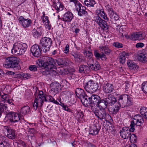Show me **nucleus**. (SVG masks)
Instances as JSON below:
<instances>
[{
	"label": "nucleus",
	"mask_w": 147,
	"mask_h": 147,
	"mask_svg": "<svg viewBox=\"0 0 147 147\" xmlns=\"http://www.w3.org/2000/svg\"><path fill=\"white\" fill-rule=\"evenodd\" d=\"M113 45L115 47L119 48H121L123 46V45L122 43L117 42H114Z\"/></svg>",
	"instance_id": "48"
},
{
	"label": "nucleus",
	"mask_w": 147,
	"mask_h": 147,
	"mask_svg": "<svg viewBox=\"0 0 147 147\" xmlns=\"http://www.w3.org/2000/svg\"><path fill=\"white\" fill-rule=\"evenodd\" d=\"M100 58L102 60H105L107 59V58L106 57V55H105V54L103 53H102V54H100Z\"/></svg>",
	"instance_id": "62"
},
{
	"label": "nucleus",
	"mask_w": 147,
	"mask_h": 147,
	"mask_svg": "<svg viewBox=\"0 0 147 147\" xmlns=\"http://www.w3.org/2000/svg\"><path fill=\"white\" fill-rule=\"evenodd\" d=\"M108 105L107 102L106 101V99L105 98L104 99H100L98 103V105L100 106L102 108H107Z\"/></svg>",
	"instance_id": "35"
},
{
	"label": "nucleus",
	"mask_w": 147,
	"mask_h": 147,
	"mask_svg": "<svg viewBox=\"0 0 147 147\" xmlns=\"http://www.w3.org/2000/svg\"><path fill=\"white\" fill-rule=\"evenodd\" d=\"M94 55L95 57L97 59H99L100 54L98 52L97 50L94 51Z\"/></svg>",
	"instance_id": "59"
},
{
	"label": "nucleus",
	"mask_w": 147,
	"mask_h": 147,
	"mask_svg": "<svg viewBox=\"0 0 147 147\" xmlns=\"http://www.w3.org/2000/svg\"><path fill=\"white\" fill-rule=\"evenodd\" d=\"M106 101L109 106L113 105L117 102V100L114 95L111 94H108L107 97L106 98Z\"/></svg>",
	"instance_id": "25"
},
{
	"label": "nucleus",
	"mask_w": 147,
	"mask_h": 147,
	"mask_svg": "<svg viewBox=\"0 0 147 147\" xmlns=\"http://www.w3.org/2000/svg\"><path fill=\"white\" fill-rule=\"evenodd\" d=\"M76 8L78 14L80 16H86L88 15V13L87 11H86V7L83 6L81 3L79 4L78 7H77Z\"/></svg>",
	"instance_id": "20"
},
{
	"label": "nucleus",
	"mask_w": 147,
	"mask_h": 147,
	"mask_svg": "<svg viewBox=\"0 0 147 147\" xmlns=\"http://www.w3.org/2000/svg\"><path fill=\"white\" fill-rule=\"evenodd\" d=\"M89 67L92 70L94 71L98 70L100 68V65L97 61H96L91 65H90Z\"/></svg>",
	"instance_id": "32"
},
{
	"label": "nucleus",
	"mask_w": 147,
	"mask_h": 147,
	"mask_svg": "<svg viewBox=\"0 0 147 147\" xmlns=\"http://www.w3.org/2000/svg\"><path fill=\"white\" fill-rule=\"evenodd\" d=\"M99 84L102 85V90L105 94H109L113 92L114 90L112 84L104 81L102 79L99 80Z\"/></svg>",
	"instance_id": "8"
},
{
	"label": "nucleus",
	"mask_w": 147,
	"mask_h": 147,
	"mask_svg": "<svg viewBox=\"0 0 147 147\" xmlns=\"http://www.w3.org/2000/svg\"><path fill=\"white\" fill-rule=\"evenodd\" d=\"M127 64L128 67L130 69H135L138 68L137 65L131 60L128 61Z\"/></svg>",
	"instance_id": "36"
},
{
	"label": "nucleus",
	"mask_w": 147,
	"mask_h": 147,
	"mask_svg": "<svg viewBox=\"0 0 147 147\" xmlns=\"http://www.w3.org/2000/svg\"><path fill=\"white\" fill-rule=\"evenodd\" d=\"M94 63V59L93 58L88 59L87 63L89 65H91Z\"/></svg>",
	"instance_id": "58"
},
{
	"label": "nucleus",
	"mask_w": 147,
	"mask_h": 147,
	"mask_svg": "<svg viewBox=\"0 0 147 147\" xmlns=\"http://www.w3.org/2000/svg\"><path fill=\"white\" fill-rule=\"evenodd\" d=\"M96 14L98 16L95 17V21L99 25L101 28L103 30H107L108 28V26L106 22L102 20L99 15H100L104 20H108L109 18L107 15L102 9H97L96 11Z\"/></svg>",
	"instance_id": "1"
},
{
	"label": "nucleus",
	"mask_w": 147,
	"mask_h": 147,
	"mask_svg": "<svg viewBox=\"0 0 147 147\" xmlns=\"http://www.w3.org/2000/svg\"><path fill=\"white\" fill-rule=\"evenodd\" d=\"M40 71V73L43 75L47 76L49 74V70L46 69Z\"/></svg>",
	"instance_id": "46"
},
{
	"label": "nucleus",
	"mask_w": 147,
	"mask_h": 147,
	"mask_svg": "<svg viewBox=\"0 0 147 147\" xmlns=\"http://www.w3.org/2000/svg\"><path fill=\"white\" fill-rule=\"evenodd\" d=\"M4 128L6 130L7 133L6 136L9 139L11 140L15 139L16 137L15 131L8 126H5Z\"/></svg>",
	"instance_id": "17"
},
{
	"label": "nucleus",
	"mask_w": 147,
	"mask_h": 147,
	"mask_svg": "<svg viewBox=\"0 0 147 147\" xmlns=\"http://www.w3.org/2000/svg\"><path fill=\"white\" fill-rule=\"evenodd\" d=\"M143 55L144 56L147 58V50L146 49H143L142 51V52L140 53Z\"/></svg>",
	"instance_id": "61"
},
{
	"label": "nucleus",
	"mask_w": 147,
	"mask_h": 147,
	"mask_svg": "<svg viewBox=\"0 0 147 147\" xmlns=\"http://www.w3.org/2000/svg\"><path fill=\"white\" fill-rule=\"evenodd\" d=\"M96 4L95 0H85L84 4L88 7H94Z\"/></svg>",
	"instance_id": "28"
},
{
	"label": "nucleus",
	"mask_w": 147,
	"mask_h": 147,
	"mask_svg": "<svg viewBox=\"0 0 147 147\" xmlns=\"http://www.w3.org/2000/svg\"><path fill=\"white\" fill-rule=\"evenodd\" d=\"M79 71L81 73H89L90 71V69L89 67L86 65H82L80 66Z\"/></svg>",
	"instance_id": "26"
},
{
	"label": "nucleus",
	"mask_w": 147,
	"mask_h": 147,
	"mask_svg": "<svg viewBox=\"0 0 147 147\" xmlns=\"http://www.w3.org/2000/svg\"><path fill=\"white\" fill-rule=\"evenodd\" d=\"M42 19V22L43 23H44L45 22H49L48 19V17L47 16H46V17L43 18Z\"/></svg>",
	"instance_id": "63"
},
{
	"label": "nucleus",
	"mask_w": 147,
	"mask_h": 147,
	"mask_svg": "<svg viewBox=\"0 0 147 147\" xmlns=\"http://www.w3.org/2000/svg\"><path fill=\"white\" fill-rule=\"evenodd\" d=\"M28 129V134L33 135L32 136L30 135L28 136V138L29 140L30 139L31 140H32L33 138V139H34L35 137L34 135L37 133L35 129L34 128H29Z\"/></svg>",
	"instance_id": "34"
},
{
	"label": "nucleus",
	"mask_w": 147,
	"mask_h": 147,
	"mask_svg": "<svg viewBox=\"0 0 147 147\" xmlns=\"http://www.w3.org/2000/svg\"><path fill=\"white\" fill-rule=\"evenodd\" d=\"M1 98L2 100L4 101L5 102L7 100H8L9 98V95L6 94H4L1 96Z\"/></svg>",
	"instance_id": "45"
},
{
	"label": "nucleus",
	"mask_w": 147,
	"mask_h": 147,
	"mask_svg": "<svg viewBox=\"0 0 147 147\" xmlns=\"http://www.w3.org/2000/svg\"><path fill=\"white\" fill-rule=\"evenodd\" d=\"M128 56V54L125 51H123L120 55L119 57V61L121 63L123 64L125 62V56Z\"/></svg>",
	"instance_id": "33"
},
{
	"label": "nucleus",
	"mask_w": 147,
	"mask_h": 147,
	"mask_svg": "<svg viewBox=\"0 0 147 147\" xmlns=\"http://www.w3.org/2000/svg\"><path fill=\"white\" fill-rule=\"evenodd\" d=\"M29 69L30 70L33 71H36L37 70L36 66L34 65H30L29 67Z\"/></svg>",
	"instance_id": "55"
},
{
	"label": "nucleus",
	"mask_w": 147,
	"mask_h": 147,
	"mask_svg": "<svg viewBox=\"0 0 147 147\" xmlns=\"http://www.w3.org/2000/svg\"><path fill=\"white\" fill-rule=\"evenodd\" d=\"M66 62L63 59L59 58L57 60L55 59V65L63 67L66 65Z\"/></svg>",
	"instance_id": "30"
},
{
	"label": "nucleus",
	"mask_w": 147,
	"mask_h": 147,
	"mask_svg": "<svg viewBox=\"0 0 147 147\" xmlns=\"http://www.w3.org/2000/svg\"><path fill=\"white\" fill-rule=\"evenodd\" d=\"M101 98L98 95L92 94L90 97L88 96L87 99V101L88 102L86 105H84L85 107H88L90 104L96 105V106H98V103L100 100ZM95 106V105H94Z\"/></svg>",
	"instance_id": "11"
},
{
	"label": "nucleus",
	"mask_w": 147,
	"mask_h": 147,
	"mask_svg": "<svg viewBox=\"0 0 147 147\" xmlns=\"http://www.w3.org/2000/svg\"><path fill=\"white\" fill-rule=\"evenodd\" d=\"M20 24L24 28H27L31 26L32 23V20L29 18L25 19L22 16H20L18 19Z\"/></svg>",
	"instance_id": "14"
},
{
	"label": "nucleus",
	"mask_w": 147,
	"mask_h": 147,
	"mask_svg": "<svg viewBox=\"0 0 147 147\" xmlns=\"http://www.w3.org/2000/svg\"><path fill=\"white\" fill-rule=\"evenodd\" d=\"M147 112V108L145 107H142L141 108L140 110V114L143 115Z\"/></svg>",
	"instance_id": "50"
},
{
	"label": "nucleus",
	"mask_w": 147,
	"mask_h": 147,
	"mask_svg": "<svg viewBox=\"0 0 147 147\" xmlns=\"http://www.w3.org/2000/svg\"><path fill=\"white\" fill-rule=\"evenodd\" d=\"M144 46V44L142 42L137 43L136 45V47L138 48L139 47L142 48Z\"/></svg>",
	"instance_id": "60"
},
{
	"label": "nucleus",
	"mask_w": 147,
	"mask_h": 147,
	"mask_svg": "<svg viewBox=\"0 0 147 147\" xmlns=\"http://www.w3.org/2000/svg\"><path fill=\"white\" fill-rule=\"evenodd\" d=\"M74 15L72 12L69 11L66 12L63 16L61 20L65 22H71L74 19Z\"/></svg>",
	"instance_id": "18"
},
{
	"label": "nucleus",
	"mask_w": 147,
	"mask_h": 147,
	"mask_svg": "<svg viewBox=\"0 0 147 147\" xmlns=\"http://www.w3.org/2000/svg\"><path fill=\"white\" fill-rule=\"evenodd\" d=\"M106 8L109 12L110 13V14L112 13L115 12L114 11L113 9L110 7V5L109 4L107 5Z\"/></svg>",
	"instance_id": "54"
},
{
	"label": "nucleus",
	"mask_w": 147,
	"mask_h": 147,
	"mask_svg": "<svg viewBox=\"0 0 147 147\" xmlns=\"http://www.w3.org/2000/svg\"><path fill=\"white\" fill-rule=\"evenodd\" d=\"M100 126L97 124H95L94 125L90 127L89 130V134L92 135H96L98 133L100 129Z\"/></svg>",
	"instance_id": "22"
},
{
	"label": "nucleus",
	"mask_w": 147,
	"mask_h": 147,
	"mask_svg": "<svg viewBox=\"0 0 147 147\" xmlns=\"http://www.w3.org/2000/svg\"><path fill=\"white\" fill-rule=\"evenodd\" d=\"M132 103L131 97L127 94H122L118 97L117 103L120 105L122 108L129 106Z\"/></svg>",
	"instance_id": "4"
},
{
	"label": "nucleus",
	"mask_w": 147,
	"mask_h": 147,
	"mask_svg": "<svg viewBox=\"0 0 147 147\" xmlns=\"http://www.w3.org/2000/svg\"><path fill=\"white\" fill-rule=\"evenodd\" d=\"M135 125V123H134L132 121H131V124L130 125V128H129V131L131 132H134L135 130L134 128Z\"/></svg>",
	"instance_id": "47"
},
{
	"label": "nucleus",
	"mask_w": 147,
	"mask_h": 147,
	"mask_svg": "<svg viewBox=\"0 0 147 147\" xmlns=\"http://www.w3.org/2000/svg\"><path fill=\"white\" fill-rule=\"evenodd\" d=\"M69 45L67 44L64 48V53L67 54L68 53L69 50Z\"/></svg>",
	"instance_id": "57"
},
{
	"label": "nucleus",
	"mask_w": 147,
	"mask_h": 147,
	"mask_svg": "<svg viewBox=\"0 0 147 147\" xmlns=\"http://www.w3.org/2000/svg\"><path fill=\"white\" fill-rule=\"evenodd\" d=\"M109 16L111 19H114L115 20H118L119 18V16L115 12L112 13L110 14Z\"/></svg>",
	"instance_id": "40"
},
{
	"label": "nucleus",
	"mask_w": 147,
	"mask_h": 147,
	"mask_svg": "<svg viewBox=\"0 0 147 147\" xmlns=\"http://www.w3.org/2000/svg\"><path fill=\"white\" fill-rule=\"evenodd\" d=\"M132 121L135 123V125L138 126H140L144 122V119L140 115L137 114L134 116Z\"/></svg>",
	"instance_id": "21"
},
{
	"label": "nucleus",
	"mask_w": 147,
	"mask_h": 147,
	"mask_svg": "<svg viewBox=\"0 0 147 147\" xmlns=\"http://www.w3.org/2000/svg\"><path fill=\"white\" fill-rule=\"evenodd\" d=\"M53 85H54V87L51 89L52 91L55 92L61 89V85L59 83L57 82H55Z\"/></svg>",
	"instance_id": "37"
},
{
	"label": "nucleus",
	"mask_w": 147,
	"mask_h": 147,
	"mask_svg": "<svg viewBox=\"0 0 147 147\" xmlns=\"http://www.w3.org/2000/svg\"><path fill=\"white\" fill-rule=\"evenodd\" d=\"M48 59L45 64V68L47 69H50L51 68L55 67V60L50 57H49Z\"/></svg>",
	"instance_id": "23"
},
{
	"label": "nucleus",
	"mask_w": 147,
	"mask_h": 147,
	"mask_svg": "<svg viewBox=\"0 0 147 147\" xmlns=\"http://www.w3.org/2000/svg\"><path fill=\"white\" fill-rule=\"evenodd\" d=\"M121 106L120 105L117 103L113 108L111 109V112L112 114L115 115L119 111Z\"/></svg>",
	"instance_id": "31"
},
{
	"label": "nucleus",
	"mask_w": 147,
	"mask_h": 147,
	"mask_svg": "<svg viewBox=\"0 0 147 147\" xmlns=\"http://www.w3.org/2000/svg\"><path fill=\"white\" fill-rule=\"evenodd\" d=\"M75 93L77 96L80 98L83 105H86L88 104V102L87 101L88 96L83 89L81 88H77L76 90Z\"/></svg>",
	"instance_id": "9"
},
{
	"label": "nucleus",
	"mask_w": 147,
	"mask_h": 147,
	"mask_svg": "<svg viewBox=\"0 0 147 147\" xmlns=\"http://www.w3.org/2000/svg\"><path fill=\"white\" fill-rule=\"evenodd\" d=\"M145 36L144 33L142 32H136L127 36V38H129L131 40H141L145 38Z\"/></svg>",
	"instance_id": "13"
},
{
	"label": "nucleus",
	"mask_w": 147,
	"mask_h": 147,
	"mask_svg": "<svg viewBox=\"0 0 147 147\" xmlns=\"http://www.w3.org/2000/svg\"><path fill=\"white\" fill-rule=\"evenodd\" d=\"M38 95L36 97V94H35V99L33 105L34 109L36 110L38 107H42L44 101L46 99L45 95L43 94L42 91H39L38 93Z\"/></svg>",
	"instance_id": "7"
},
{
	"label": "nucleus",
	"mask_w": 147,
	"mask_h": 147,
	"mask_svg": "<svg viewBox=\"0 0 147 147\" xmlns=\"http://www.w3.org/2000/svg\"><path fill=\"white\" fill-rule=\"evenodd\" d=\"M45 100L46 101H48L49 100V101L52 102V100H53L54 98L51 96L50 95L47 96H45Z\"/></svg>",
	"instance_id": "51"
},
{
	"label": "nucleus",
	"mask_w": 147,
	"mask_h": 147,
	"mask_svg": "<svg viewBox=\"0 0 147 147\" xmlns=\"http://www.w3.org/2000/svg\"><path fill=\"white\" fill-rule=\"evenodd\" d=\"M83 117V114L80 111H77L76 113V117L78 119V120H80Z\"/></svg>",
	"instance_id": "43"
},
{
	"label": "nucleus",
	"mask_w": 147,
	"mask_h": 147,
	"mask_svg": "<svg viewBox=\"0 0 147 147\" xmlns=\"http://www.w3.org/2000/svg\"><path fill=\"white\" fill-rule=\"evenodd\" d=\"M86 53L87 59L92 58V54L91 51H87L86 52Z\"/></svg>",
	"instance_id": "52"
},
{
	"label": "nucleus",
	"mask_w": 147,
	"mask_h": 147,
	"mask_svg": "<svg viewBox=\"0 0 147 147\" xmlns=\"http://www.w3.org/2000/svg\"><path fill=\"white\" fill-rule=\"evenodd\" d=\"M91 109L95 116L100 120H102L103 119H106V117H110V116L107 113L104 109H98L96 106L95 105L92 106Z\"/></svg>",
	"instance_id": "5"
},
{
	"label": "nucleus",
	"mask_w": 147,
	"mask_h": 147,
	"mask_svg": "<svg viewBox=\"0 0 147 147\" xmlns=\"http://www.w3.org/2000/svg\"><path fill=\"white\" fill-rule=\"evenodd\" d=\"M42 29L41 26L37 27L36 29H33L31 31V34L33 37L36 39L40 38L42 35Z\"/></svg>",
	"instance_id": "19"
},
{
	"label": "nucleus",
	"mask_w": 147,
	"mask_h": 147,
	"mask_svg": "<svg viewBox=\"0 0 147 147\" xmlns=\"http://www.w3.org/2000/svg\"><path fill=\"white\" fill-rule=\"evenodd\" d=\"M48 57L47 56H42L40 57V59L41 61H39V63H40V62H41L40 63L41 64V65H42V62L43 63H45L44 65H45L47 60H48Z\"/></svg>",
	"instance_id": "42"
},
{
	"label": "nucleus",
	"mask_w": 147,
	"mask_h": 147,
	"mask_svg": "<svg viewBox=\"0 0 147 147\" xmlns=\"http://www.w3.org/2000/svg\"><path fill=\"white\" fill-rule=\"evenodd\" d=\"M30 75L28 73L24 74L23 75V76L24 78H26V79H28L30 77Z\"/></svg>",
	"instance_id": "64"
},
{
	"label": "nucleus",
	"mask_w": 147,
	"mask_h": 147,
	"mask_svg": "<svg viewBox=\"0 0 147 147\" xmlns=\"http://www.w3.org/2000/svg\"><path fill=\"white\" fill-rule=\"evenodd\" d=\"M27 48L28 46L26 43L16 42L13 44L11 53L15 55H23L26 51Z\"/></svg>",
	"instance_id": "3"
},
{
	"label": "nucleus",
	"mask_w": 147,
	"mask_h": 147,
	"mask_svg": "<svg viewBox=\"0 0 147 147\" xmlns=\"http://www.w3.org/2000/svg\"><path fill=\"white\" fill-rule=\"evenodd\" d=\"M71 54L74 57L76 62L78 63L84 61L83 59V56L79 52H72Z\"/></svg>",
	"instance_id": "24"
},
{
	"label": "nucleus",
	"mask_w": 147,
	"mask_h": 147,
	"mask_svg": "<svg viewBox=\"0 0 147 147\" xmlns=\"http://www.w3.org/2000/svg\"><path fill=\"white\" fill-rule=\"evenodd\" d=\"M30 111V107L28 105H26L24 106L21 108L20 113L22 115H25L29 113Z\"/></svg>",
	"instance_id": "27"
},
{
	"label": "nucleus",
	"mask_w": 147,
	"mask_h": 147,
	"mask_svg": "<svg viewBox=\"0 0 147 147\" xmlns=\"http://www.w3.org/2000/svg\"><path fill=\"white\" fill-rule=\"evenodd\" d=\"M40 47V46L36 44L34 45L31 47L30 51L34 57H38L41 55V49Z\"/></svg>",
	"instance_id": "15"
},
{
	"label": "nucleus",
	"mask_w": 147,
	"mask_h": 147,
	"mask_svg": "<svg viewBox=\"0 0 147 147\" xmlns=\"http://www.w3.org/2000/svg\"><path fill=\"white\" fill-rule=\"evenodd\" d=\"M98 85L91 81H89L85 83L83 87L86 91L88 93H93L96 91L98 89Z\"/></svg>",
	"instance_id": "10"
},
{
	"label": "nucleus",
	"mask_w": 147,
	"mask_h": 147,
	"mask_svg": "<svg viewBox=\"0 0 147 147\" xmlns=\"http://www.w3.org/2000/svg\"><path fill=\"white\" fill-rule=\"evenodd\" d=\"M141 88L144 92H147V82H144L142 84Z\"/></svg>",
	"instance_id": "44"
},
{
	"label": "nucleus",
	"mask_w": 147,
	"mask_h": 147,
	"mask_svg": "<svg viewBox=\"0 0 147 147\" xmlns=\"http://www.w3.org/2000/svg\"><path fill=\"white\" fill-rule=\"evenodd\" d=\"M147 58L142 54L140 53L139 55L138 56L137 59L139 61L144 63L147 61Z\"/></svg>",
	"instance_id": "39"
},
{
	"label": "nucleus",
	"mask_w": 147,
	"mask_h": 147,
	"mask_svg": "<svg viewBox=\"0 0 147 147\" xmlns=\"http://www.w3.org/2000/svg\"><path fill=\"white\" fill-rule=\"evenodd\" d=\"M69 2L70 3L73 2L76 7H77V6L79 5V4H81L80 3L78 0H69Z\"/></svg>",
	"instance_id": "53"
},
{
	"label": "nucleus",
	"mask_w": 147,
	"mask_h": 147,
	"mask_svg": "<svg viewBox=\"0 0 147 147\" xmlns=\"http://www.w3.org/2000/svg\"><path fill=\"white\" fill-rule=\"evenodd\" d=\"M52 43V41L50 38L43 37L40 40L39 44L40 47L44 52L46 53L49 50Z\"/></svg>",
	"instance_id": "6"
},
{
	"label": "nucleus",
	"mask_w": 147,
	"mask_h": 147,
	"mask_svg": "<svg viewBox=\"0 0 147 147\" xmlns=\"http://www.w3.org/2000/svg\"><path fill=\"white\" fill-rule=\"evenodd\" d=\"M11 90V88L9 85H6L4 88V90L6 91L7 93H10Z\"/></svg>",
	"instance_id": "56"
},
{
	"label": "nucleus",
	"mask_w": 147,
	"mask_h": 147,
	"mask_svg": "<svg viewBox=\"0 0 147 147\" xmlns=\"http://www.w3.org/2000/svg\"><path fill=\"white\" fill-rule=\"evenodd\" d=\"M129 130V128L128 127L122 128V129L120 131V135L121 137L124 139H128L131 134Z\"/></svg>",
	"instance_id": "16"
},
{
	"label": "nucleus",
	"mask_w": 147,
	"mask_h": 147,
	"mask_svg": "<svg viewBox=\"0 0 147 147\" xmlns=\"http://www.w3.org/2000/svg\"><path fill=\"white\" fill-rule=\"evenodd\" d=\"M55 67L54 68H51L50 69H47L49 70V74L53 76H55L57 74V72L55 71V70L53 69H54Z\"/></svg>",
	"instance_id": "49"
},
{
	"label": "nucleus",
	"mask_w": 147,
	"mask_h": 147,
	"mask_svg": "<svg viewBox=\"0 0 147 147\" xmlns=\"http://www.w3.org/2000/svg\"><path fill=\"white\" fill-rule=\"evenodd\" d=\"M59 6L58 7L57 5L54 6L53 7L56 10V12L58 13L59 11H62L63 9L64 6L63 4L60 2H59Z\"/></svg>",
	"instance_id": "38"
},
{
	"label": "nucleus",
	"mask_w": 147,
	"mask_h": 147,
	"mask_svg": "<svg viewBox=\"0 0 147 147\" xmlns=\"http://www.w3.org/2000/svg\"><path fill=\"white\" fill-rule=\"evenodd\" d=\"M99 49L102 53L108 55L110 54L111 51L107 47L105 46H102L99 47Z\"/></svg>",
	"instance_id": "29"
},
{
	"label": "nucleus",
	"mask_w": 147,
	"mask_h": 147,
	"mask_svg": "<svg viewBox=\"0 0 147 147\" xmlns=\"http://www.w3.org/2000/svg\"><path fill=\"white\" fill-rule=\"evenodd\" d=\"M129 140L131 143H135L137 141V137L136 135L134 134H132L129 136Z\"/></svg>",
	"instance_id": "41"
},
{
	"label": "nucleus",
	"mask_w": 147,
	"mask_h": 147,
	"mask_svg": "<svg viewBox=\"0 0 147 147\" xmlns=\"http://www.w3.org/2000/svg\"><path fill=\"white\" fill-rule=\"evenodd\" d=\"M5 118H7L8 120L11 123L18 122L20 120L18 114L12 112L6 113Z\"/></svg>",
	"instance_id": "12"
},
{
	"label": "nucleus",
	"mask_w": 147,
	"mask_h": 147,
	"mask_svg": "<svg viewBox=\"0 0 147 147\" xmlns=\"http://www.w3.org/2000/svg\"><path fill=\"white\" fill-rule=\"evenodd\" d=\"M20 59L16 57H9L6 59L3 66L7 68H12L17 70L20 69L19 63Z\"/></svg>",
	"instance_id": "2"
}]
</instances>
